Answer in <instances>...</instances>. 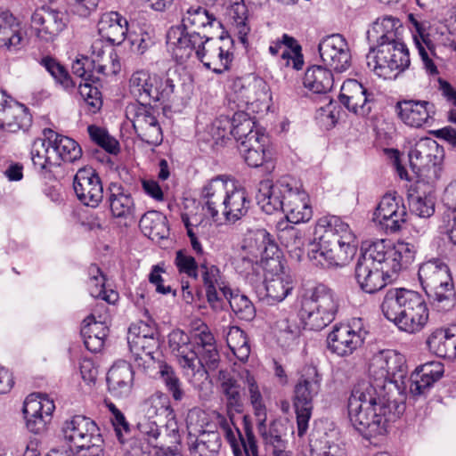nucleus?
Masks as SVG:
<instances>
[{
  "label": "nucleus",
  "instance_id": "obj_60",
  "mask_svg": "<svg viewBox=\"0 0 456 456\" xmlns=\"http://www.w3.org/2000/svg\"><path fill=\"white\" fill-rule=\"evenodd\" d=\"M240 152L245 162L251 167H263L266 173H271L274 169L271 150L258 151L247 148L240 151Z\"/></svg>",
  "mask_w": 456,
  "mask_h": 456
},
{
  "label": "nucleus",
  "instance_id": "obj_40",
  "mask_svg": "<svg viewBox=\"0 0 456 456\" xmlns=\"http://www.w3.org/2000/svg\"><path fill=\"white\" fill-rule=\"evenodd\" d=\"M411 19L415 28V33H413V40L419 51V54L422 60L423 65L429 74H438L437 67L431 59V56L436 54L435 44L431 39L430 35L426 31L423 24L414 20L411 16Z\"/></svg>",
  "mask_w": 456,
  "mask_h": 456
},
{
  "label": "nucleus",
  "instance_id": "obj_42",
  "mask_svg": "<svg viewBox=\"0 0 456 456\" xmlns=\"http://www.w3.org/2000/svg\"><path fill=\"white\" fill-rule=\"evenodd\" d=\"M23 40L14 16L9 11L0 8V48L17 51Z\"/></svg>",
  "mask_w": 456,
  "mask_h": 456
},
{
  "label": "nucleus",
  "instance_id": "obj_52",
  "mask_svg": "<svg viewBox=\"0 0 456 456\" xmlns=\"http://www.w3.org/2000/svg\"><path fill=\"white\" fill-rule=\"evenodd\" d=\"M159 378L165 385L167 391L175 402H181L185 397L183 383L174 368L167 363H161L159 370Z\"/></svg>",
  "mask_w": 456,
  "mask_h": 456
},
{
  "label": "nucleus",
  "instance_id": "obj_24",
  "mask_svg": "<svg viewBox=\"0 0 456 456\" xmlns=\"http://www.w3.org/2000/svg\"><path fill=\"white\" fill-rule=\"evenodd\" d=\"M32 124L28 109L0 90V128L10 133L27 131Z\"/></svg>",
  "mask_w": 456,
  "mask_h": 456
},
{
  "label": "nucleus",
  "instance_id": "obj_61",
  "mask_svg": "<svg viewBox=\"0 0 456 456\" xmlns=\"http://www.w3.org/2000/svg\"><path fill=\"white\" fill-rule=\"evenodd\" d=\"M127 343L132 354L136 358H142V355L149 356L153 359V354L159 346L158 336L148 337L144 338H129Z\"/></svg>",
  "mask_w": 456,
  "mask_h": 456
},
{
  "label": "nucleus",
  "instance_id": "obj_18",
  "mask_svg": "<svg viewBox=\"0 0 456 456\" xmlns=\"http://www.w3.org/2000/svg\"><path fill=\"white\" fill-rule=\"evenodd\" d=\"M232 40L229 37L209 36L203 52L199 53V61L208 69L222 74L230 69L233 53L230 51Z\"/></svg>",
  "mask_w": 456,
  "mask_h": 456
},
{
  "label": "nucleus",
  "instance_id": "obj_3",
  "mask_svg": "<svg viewBox=\"0 0 456 456\" xmlns=\"http://www.w3.org/2000/svg\"><path fill=\"white\" fill-rule=\"evenodd\" d=\"M189 439L192 436L209 438L214 435L222 440L223 433L230 444L234 456H256L258 448L252 427L244 417L243 433L234 425L231 419L214 412L210 418L204 411L193 408L189 411L186 418Z\"/></svg>",
  "mask_w": 456,
  "mask_h": 456
},
{
  "label": "nucleus",
  "instance_id": "obj_62",
  "mask_svg": "<svg viewBox=\"0 0 456 456\" xmlns=\"http://www.w3.org/2000/svg\"><path fill=\"white\" fill-rule=\"evenodd\" d=\"M41 63L54 78V80L64 89H69L75 86V83L73 82L67 69L55 59L45 57L42 59Z\"/></svg>",
  "mask_w": 456,
  "mask_h": 456
},
{
  "label": "nucleus",
  "instance_id": "obj_56",
  "mask_svg": "<svg viewBox=\"0 0 456 456\" xmlns=\"http://www.w3.org/2000/svg\"><path fill=\"white\" fill-rule=\"evenodd\" d=\"M155 80V75H151L145 70H138L133 73L129 80V89L130 93L137 98L136 102H144L145 96L149 95L147 90Z\"/></svg>",
  "mask_w": 456,
  "mask_h": 456
},
{
  "label": "nucleus",
  "instance_id": "obj_32",
  "mask_svg": "<svg viewBox=\"0 0 456 456\" xmlns=\"http://www.w3.org/2000/svg\"><path fill=\"white\" fill-rule=\"evenodd\" d=\"M444 365L439 362H428L411 373L410 378V393L413 396L426 395L430 387L444 375Z\"/></svg>",
  "mask_w": 456,
  "mask_h": 456
},
{
  "label": "nucleus",
  "instance_id": "obj_6",
  "mask_svg": "<svg viewBox=\"0 0 456 456\" xmlns=\"http://www.w3.org/2000/svg\"><path fill=\"white\" fill-rule=\"evenodd\" d=\"M380 309L387 320L408 334L421 331L429 318V310L423 296L403 288L387 289Z\"/></svg>",
  "mask_w": 456,
  "mask_h": 456
},
{
  "label": "nucleus",
  "instance_id": "obj_47",
  "mask_svg": "<svg viewBox=\"0 0 456 456\" xmlns=\"http://www.w3.org/2000/svg\"><path fill=\"white\" fill-rule=\"evenodd\" d=\"M432 306L438 312H448L456 305V291L453 281L425 291Z\"/></svg>",
  "mask_w": 456,
  "mask_h": 456
},
{
  "label": "nucleus",
  "instance_id": "obj_26",
  "mask_svg": "<svg viewBox=\"0 0 456 456\" xmlns=\"http://www.w3.org/2000/svg\"><path fill=\"white\" fill-rule=\"evenodd\" d=\"M340 102L350 111L366 116L371 110V99L367 89L355 79L346 80L340 89Z\"/></svg>",
  "mask_w": 456,
  "mask_h": 456
},
{
  "label": "nucleus",
  "instance_id": "obj_50",
  "mask_svg": "<svg viewBox=\"0 0 456 456\" xmlns=\"http://www.w3.org/2000/svg\"><path fill=\"white\" fill-rule=\"evenodd\" d=\"M242 379L248 391V399L253 408L254 415L256 419L260 418L264 419V417L267 415V409L255 377L251 375L248 370H246Z\"/></svg>",
  "mask_w": 456,
  "mask_h": 456
},
{
  "label": "nucleus",
  "instance_id": "obj_15",
  "mask_svg": "<svg viewBox=\"0 0 456 456\" xmlns=\"http://www.w3.org/2000/svg\"><path fill=\"white\" fill-rule=\"evenodd\" d=\"M209 36L208 33L173 26L167 33V45L175 61L183 63L193 54L199 60V53L203 52Z\"/></svg>",
  "mask_w": 456,
  "mask_h": 456
},
{
  "label": "nucleus",
  "instance_id": "obj_64",
  "mask_svg": "<svg viewBox=\"0 0 456 456\" xmlns=\"http://www.w3.org/2000/svg\"><path fill=\"white\" fill-rule=\"evenodd\" d=\"M200 267L205 288L213 289L214 287H218L224 297H227V291H230V289L224 286V282L221 281L219 268L214 265H208L206 263L201 264Z\"/></svg>",
  "mask_w": 456,
  "mask_h": 456
},
{
  "label": "nucleus",
  "instance_id": "obj_31",
  "mask_svg": "<svg viewBox=\"0 0 456 456\" xmlns=\"http://www.w3.org/2000/svg\"><path fill=\"white\" fill-rule=\"evenodd\" d=\"M231 89L237 95V99L245 104L264 101L269 92L267 83L263 78L254 75L234 78Z\"/></svg>",
  "mask_w": 456,
  "mask_h": 456
},
{
  "label": "nucleus",
  "instance_id": "obj_48",
  "mask_svg": "<svg viewBox=\"0 0 456 456\" xmlns=\"http://www.w3.org/2000/svg\"><path fill=\"white\" fill-rule=\"evenodd\" d=\"M435 185H428V191H419L420 185H417V191L408 195V203L411 214L420 217L428 218L435 213V198L432 193Z\"/></svg>",
  "mask_w": 456,
  "mask_h": 456
},
{
  "label": "nucleus",
  "instance_id": "obj_36",
  "mask_svg": "<svg viewBox=\"0 0 456 456\" xmlns=\"http://www.w3.org/2000/svg\"><path fill=\"white\" fill-rule=\"evenodd\" d=\"M43 138L34 140L31 150V160L34 168L45 177H50L54 168L57 167L55 161L53 144L48 138L49 134H43Z\"/></svg>",
  "mask_w": 456,
  "mask_h": 456
},
{
  "label": "nucleus",
  "instance_id": "obj_63",
  "mask_svg": "<svg viewBox=\"0 0 456 456\" xmlns=\"http://www.w3.org/2000/svg\"><path fill=\"white\" fill-rule=\"evenodd\" d=\"M78 92L87 105L89 112L94 114L101 110L102 106V94L91 82L80 83Z\"/></svg>",
  "mask_w": 456,
  "mask_h": 456
},
{
  "label": "nucleus",
  "instance_id": "obj_53",
  "mask_svg": "<svg viewBox=\"0 0 456 456\" xmlns=\"http://www.w3.org/2000/svg\"><path fill=\"white\" fill-rule=\"evenodd\" d=\"M222 446V440H218L214 435L209 438L192 436L189 439V450L191 456H218Z\"/></svg>",
  "mask_w": 456,
  "mask_h": 456
},
{
  "label": "nucleus",
  "instance_id": "obj_49",
  "mask_svg": "<svg viewBox=\"0 0 456 456\" xmlns=\"http://www.w3.org/2000/svg\"><path fill=\"white\" fill-rule=\"evenodd\" d=\"M226 343L233 354L242 362L248 361L250 346L246 333L237 326L230 327L226 335Z\"/></svg>",
  "mask_w": 456,
  "mask_h": 456
},
{
  "label": "nucleus",
  "instance_id": "obj_46",
  "mask_svg": "<svg viewBox=\"0 0 456 456\" xmlns=\"http://www.w3.org/2000/svg\"><path fill=\"white\" fill-rule=\"evenodd\" d=\"M139 227L151 240L167 239L169 235L167 218L158 211H148L142 215L139 221Z\"/></svg>",
  "mask_w": 456,
  "mask_h": 456
},
{
  "label": "nucleus",
  "instance_id": "obj_58",
  "mask_svg": "<svg viewBox=\"0 0 456 456\" xmlns=\"http://www.w3.org/2000/svg\"><path fill=\"white\" fill-rule=\"evenodd\" d=\"M218 379L221 383V388L226 396L227 404L233 408L241 406V396L240 391V385L228 371L219 370Z\"/></svg>",
  "mask_w": 456,
  "mask_h": 456
},
{
  "label": "nucleus",
  "instance_id": "obj_29",
  "mask_svg": "<svg viewBox=\"0 0 456 456\" xmlns=\"http://www.w3.org/2000/svg\"><path fill=\"white\" fill-rule=\"evenodd\" d=\"M267 415L256 419L257 430L265 443L271 445L275 456H283L287 447V433L289 423L281 419H275L266 425Z\"/></svg>",
  "mask_w": 456,
  "mask_h": 456
},
{
  "label": "nucleus",
  "instance_id": "obj_57",
  "mask_svg": "<svg viewBox=\"0 0 456 456\" xmlns=\"http://www.w3.org/2000/svg\"><path fill=\"white\" fill-rule=\"evenodd\" d=\"M87 132L90 139L106 152L114 155L119 152V142L106 129L95 125H90L87 126Z\"/></svg>",
  "mask_w": 456,
  "mask_h": 456
},
{
  "label": "nucleus",
  "instance_id": "obj_38",
  "mask_svg": "<svg viewBox=\"0 0 456 456\" xmlns=\"http://www.w3.org/2000/svg\"><path fill=\"white\" fill-rule=\"evenodd\" d=\"M106 380L109 390L113 396L118 398L127 397L132 391L134 383L132 366L126 362L114 364L109 370Z\"/></svg>",
  "mask_w": 456,
  "mask_h": 456
},
{
  "label": "nucleus",
  "instance_id": "obj_13",
  "mask_svg": "<svg viewBox=\"0 0 456 456\" xmlns=\"http://www.w3.org/2000/svg\"><path fill=\"white\" fill-rule=\"evenodd\" d=\"M408 368L405 357L393 350H381L375 354L369 364V375L379 388H385L386 383L396 387H405Z\"/></svg>",
  "mask_w": 456,
  "mask_h": 456
},
{
  "label": "nucleus",
  "instance_id": "obj_12",
  "mask_svg": "<svg viewBox=\"0 0 456 456\" xmlns=\"http://www.w3.org/2000/svg\"><path fill=\"white\" fill-rule=\"evenodd\" d=\"M366 60L370 69L384 79L395 77L410 65L409 51L401 40L370 47Z\"/></svg>",
  "mask_w": 456,
  "mask_h": 456
},
{
  "label": "nucleus",
  "instance_id": "obj_28",
  "mask_svg": "<svg viewBox=\"0 0 456 456\" xmlns=\"http://www.w3.org/2000/svg\"><path fill=\"white\" fill-rule=\"evenodd\" d=\"M363 342L361 334L349 325H335L328 335V348L339 356L352 354Z\"/></svg>",
  "mask_w": 456,
  "mask_h": 456
},
{
  "label": "nucleus",
  "instance_id": "obj_4",
  "mask_svg": "<svg viewBox=\"0 0 456 456\" xmlns=\"http://www.w3.org/2000/svg\"><path fill=\"white\" fill-rule=\"evenodd\" d=\"M323 233L308 251V258L323 268L348 264L357 250V240L348 224L339 216H323L318 221Z\"/></svg>",
  "mask_w": 456,
  "mask_h": 456
},
{
  "label": "nucleus",
  "instance_id": "obj_51",
  "mask_svg": "<svg viewBox=\"0 0 456 456\" xmlns=\"http://www.w3.org/2000/svg\"><path fill=\"white\" fill-rule=\"evenodd\" d=\"M293 287L289 279H285L281 276H275L272 279L265 280V300L267 304L273 305L275 303L281 302L291 292Z\"/></svg>",
  "mask_w": 456,
  "mask_h": 456
},
{
  "label": "nucleus",
  "instance_id": "obj_43",
  "mask_svg": "<svg viewBox=\"0 0 456 456\" xmlns=\"http://www.w3.org/2000/svg\"><path fill=\"white\" fill-rule=\"evenodd\" d=\"M402 28L401 21L392 16H385L378 19L368 31L369 40L377 42V45L381 43H393L400 40L399 29Z\"/></svg>",
  "mask_w": 456,
  "mask_h": 456
},
{
  "label": "nucleus",
  "instance_id": "obj_17",
  "mask_svg": "<svg viewBox=\"0 0 456 456\" xmlns=\"http://www.w3.org/2000/svg\"><path fill=\"white\" fill-rule=\"evenodd\" d=\"M67 14L47 5L36 8L30 16V28L40 40L53 41L67 26Z\"/></svg>",
  "mask_w": 456,
  "mask_h": 456
},
{
  "label": "nucleus",
  "instance_id": "obj_16",
  "mask_svg": "<svg viewBox=\"0 0 456 456\" xmlns=\"http://www.w3.org/2000/svg\"><path fill=\"white\" fill-rule=\"evenodd\" d=\"M296 185L297 179L289 175L282 176L275 183L261 181L256 195V203L267 215L282 211L288 192Z\"/></svg>",
  "mask_w": 456,
  "mask_h": 456
},
{
  "label": "nucleus",
  "instance_id": "obj_19",
  "mask_svg": "<svg viewBox=\"0 0 456 456\" xmlns=\"http://www.w3.org/2000/svg\"><path fill=\"white\" fill-rule=\"evenodd\" d=\"M318 50L325 66L336 72H344L351 66V53L347 42L339 34L324 37L319 43Z\"/></svg>",
  "mask_w": 456,
  "mask_h": 456
},
{
  "label": "nucleus",
  "instance_id": "obj_39",
  "mask_svg": "<svg viewBox=\"0 0 456 456\" xmlns=\"http://www.w3.org/2000/svg\"><path fill=\"white\" fill-rule=\"evenodd\" d=\"M418 276L425 291L452 280L449 266L437 258L423 263L419 268Z\"/></svg>",
  "mask_w": 456,
  "mask_h": 456
},
{
  "label": "nucleus",
  "instance_id": "obj_20",
  "mask_svg": "<svg viewBox=\"0 0 456 456\" xmlns=\"http://www.w3.org/2000/svg\"><path fill=\"white\" fill-rule=\"evenodd\" d=\"M406 217L407 212L403 199L390 193L382 197L373 215V220L387 232L401 230Z\"/></svg>",
  "mask_w": 456,
  "mask_h": 456
},
{
  "label": "nucleus",
  "instance_id": "obj_22",
  "mask_svg": "<svg viewBox=\"0 0 456 456\" xmlns=\"http://www.w3.org/2000/svg\"><path fill=\"white\" fill-rule=\"evenodd\" d=\"M55 409L53 401L45 395H30L24 402L23 414L28 429L34 434L43 433Z\"/></svg>",
  "mask_w": 456,
  "mask_h": 456
},
{
  "label": "nucleus",
  "instance_id": "obj_5",
  "mask_svg": "<svg viewBox=\"0 0 456 456\" xmlns=\"http://www.w3.org/2000/svg\"><path fill=\"white\" fill-rule=\"evenodd\" d=\"M200 202L204 215L218 221L220 214L229 223H236L245 216L250 208L248 192L235 186L225 175H216L200 189Z\"/></svg>",
  "mask_w": 456,
  "mask_h": 456
},
{
  "label": "nucleus",
  "instance_id": "obj_23",
  "mask_svg": "<svg viewBox=\"0 0 456 456\" xmlns=\"http://www.w3.org/2000/svg\"><path fill=\"white\" fill-rule=\"evenodd\" d=\"M73 188L79 201L87 207L96 208L103 200L102 180L92 167H82L77 170Z\"/></svg>",
  "mask_w": 456,
  "mask_h": 456
},
{
  "label": "nucleus",
  "instance_id": "obj_41",
  "mask_svg": "<svg viewBox=\"0 0 456 456\" xmlns=\"http://www.w3.org/2000/svg\"><path fill=\"white\" fill-rule=\"evenodd\" d=\"M118 55L110 47H105L102 39H96L91 45L90 61L97 74L116 73L119 68L117 61Z\"/></svg>",
  "mask_w": 456,
  "mask_h": 456
},
{
  "label": "nucleus",
  "instance_id": "obj_33",
  "mask_svg": "<svg viewBox=\"0 0 456 456\" xmlns=\"http://www.w3.org/2000/svg\"><path fill=\"white\" fill-rule=\"evenodd\" d=\"M179 26L209 35H212L213 30L217 31L222 28L221 21L206 7L200 5L190 6L183 11Z\"/></svg>",
  "mask_w": 456,
  "mask_h": 456
},
{
  "label": "nucleus",
  "instance_id": "obj_54",
  "mask_svg": "<svg viewBox=\"0 0 456 456\" xmlns=\"http://www.w3.org/2000/svg\"><path fill=\"white\" fill-rule=\"evenodd\" d=\"M254 127L255 121L244 111L235 112L230 120V133L238 142L258 132Z\"/></svg>",
  "mask_w": 456,
  "mask_h": 456
},
{
  "label": "nucleus",
  "instance_id": "obj_30",
  "mask_svg": "<svg viewBox=\"0 0 456 456\" xmlns=\"http://www.w3.org/2000/svg\"><path fill=\"white\" fill-rule=\"evenodd\" d=\"M107 202L113 217L132 219L134 216L135 204L130 191L121 183L112 182L107 189Z\"/></svg>",
  "mask_w": 456,
  "mask_h": 456
},
{
  "label": "nucleus",
  "instance_id": "obj_9",
  "mask_svg": "<svg viewBox=\"0 0 456 456\" xmlns=\"http://www.w3.org/2000/svg\"><path fill=\"white\" fill-rule=\"evenodd\" d=\"M70 450L77 456H102L103 439L96 423L84 415H74L61 426Z\"/></svg>",
  "mask_w": 456,
  "mask_h": 456
},
{
  "label": "nucleus",
  "instance_id": "obj_10",
  "mask_svg": "<svg viewBox=\"0 0 456 456\" xmlns=\"http://www.w3.org/2000/svg\"><path fill=\"white\" fill-rule=\"evenodd\" d=\"M322 376L316 367L305 365L299 372L294 387L293 405L297 414V436L302 437L308 429L314 398L321 389Z\"/></svg>",
  "mask_w": 456,
  "mask_h": 456
},
{
  "label": "nucleus",
  "instance_id": "obj_2",
  "mask_svg": "<svg viewBox=\"0 0 456 456\" xmlns=\"http://www.w3.org/2000/svg\"><path fill=\"white\" fill-rule=\"evenodd\" d=\"M378 382L362 380L353 388L348 399L350 422L361 433L370 436L384 435L388 423L395 421L403 406L392 401Z\"/></svg>",
  "mask_w": 456,
  "mask_h": 456
},
{
  "label": "nucleus",
  "instance_id": "obj_21",
  "mask_svg": "<svg viewBox=\"0 0 456 456\" xmlns=\"http://www.w3.org/2000/svg\"><path fill=\"white\" fill-rule=\"evenodd\" d=\"M168 346L185 375H195L202 367L188 334L175 330L168 335Z\"/></svg>",
  "mask_w": 456,
  "mask_h": 456
},
{
  "label": "nucleus",
  "instance_id": "obj_44",
  "mask_svg": "<svg viewBox=\"0 0 456 456\" xmlns=\"http://www.w3.org/2000/svg\"><path fill=\"white\" fill-rule=\"evenodd\" d=\"M250 254L256 260L259 256L263 259L273 258L278 253V247L272 239L271 234L265 229H257L251 232L247 239Z\"/></svg>",
  "mask_w": 456,
  "mask_h": 456
},
{
  "label": "nucleus",
  "instance_id": "obj_11",
  "mask_svg": "<svg viewBox=\"0 0 456 456\" xmlns=\"http://www.w3.org/2000/svg\"><path fill=\"white\" fill-rule=\"evenodd\" d=\"M443 149L431 138H421L409 152L410 165L417 176L418 186L432 187L441 176Z\"/></svg>",
  "mask_w": 456,
  "mask_h": 456
},
{
  "label": "nucleus",
  "instance_id": "obj_45",
  "mask_svg": "<svg viewBox=\"0 0 456 456\" xmlns=\"http://www.w3.org/2000/svg\"><path fill=\"white\" fill-rule=\"evenodd\" d=\"M303 84L314 94H326L332 88L334 78L330 68L314 65L306 69Z\"/></svg>",
  "mask_w": 456,
  "mask_h": 456
},
{
  "label": "nucleus",
  "instance_id": "obj_55",
  "mask_svg": "<svg viewBox=\"0 0 456 456\" xmlns=\"http://www.w3.org/2000/svg\"><path fill=\"white\" fill-rule=\"evenodd\" d=\"M89 274L91 276L90 286L91 295L93 297H100L108 303H114L115 301H117L118 297L117 292L113 290H110V292H108L105 290V277L102 274L101 269L97 265H92L89 267Z\"/></svg>",
  "mask_w": 456,
  "mask_h": 456
},
{
  "label": "nucleus",
  "instance_id": "obj_27",
  "mask_svg": "<svg viewBox=\"0 0 456 456\" xmlns=\"http://www.w3.org/2000/svg\"><path fill=\"white\" fill-rule=\"evenodd\" d=\"M307 193L302 189V184L297 180V185L288 192L282 212L287 220L292 224L308 222L313 216L312 208L308 203Z\"/></svg>",
  "mask_w": 456,
  "mask_h": 456
},
{
  "label": "nucleus",
  "instance_id": "obj_25",
  "mask_svg": "<svg viewBox=\"0 0 456 456\" xmlns=\"http://www.w3.org/2000/svg\"><path fill=\"white\" fill-rule=\"evenodd\" d=\"M395 110L399 118L407 126L419 128L429 125L436 113L433 102L422 100H401L396 102Z\"/></svg>",
  "mask_w": 456,
  "mask_h": 456
},
{
  "label": "nucleus",
  "instance_id": "obj_59",
  "mask_svg": "<svg viewBox=\"0 0 456 456\" xmlns=\"http://www.w3.org/2000/svg\"><path fill=\"white\" fill-rule=\"evenodd\" d=\"M230 295L229 304L234 314L240 320L251 321L256 315V309L252 302L245 295L227 291Z\"/></svg>",
  "mask_w": 456,
  "mask_h": 456
},
{
  "label": "nucleus",
  "instance_id": "obj_1",
  "mask_svg": "<svg viewBox=\"0 0 456 456\" xmlns=\"http://www.w3.org/2000/svg\"><path fill=\"white\" fill-rule=\"evenodd\" d=\"M412 244L398 241L391 245L385 240L370 244L357 259L355 280L362 291L374 294L390 281L394 274L407 268L414 260Z\"/></svg>",
  "mask_w": 456,
  "mask_h": 456
},
{
  "label": "nucleus",
  "instance_id": "obj_37",
  "mask_svg": "<svg viewBox=\"0 0 456 456\" xmlns=\"http://www.w3.org/2000/svg\"><path fill=\"white\" fill-rule=\"evenodd\" d=\"M43 134H50L48 138L53 144V152L57 162V167L61 162L74 163L79 160L83 151L81 146L72 138L60 134L51 128H45Z\"/></svg>",
  "mask_w": 456,
  "mask_h": 456
},
{
  "label": "nucleus",
  "instance_id": "obj_7",
  "mask_svg": "<svg viewBox=\"0 0 456 456\" xmlns=\"http://www.w3.org/2000/svg\"><path fill=\"white\" fill-rule=\"evenodd\" d=\"M141 409L144 413V419L138 424L140 432L154 448L164 447L167 438L175 436L178 431L175 414L168 395L157 391L142 403Z\"/></svg>",
  "mask_w": 456,
  "mask_h": 456
},
{
  "label": "nucleus",
  "instance_id": "obj_35",
  "mask_svg": "<svg viewBox=\"0 0 456 456\" xmlns=\"http://www.w3.org/2000/svg\"><path fill=\"white\" fill-rule=\"evenodd\" d=\"M97 27L101 37L112 45H120L128 31L127 20L118 12L102 13Z\"/></svg>",
  "mask_w": 456,
  "mask_h": 456
},
{
  "label": "nucleus",
  "instance_id": "obj_14",
  "mask_svg": "<svg viewBox=\"0 0 456 456\" xmlns=\"http://www.w3.org/2000/svg\"><path fill=\"white\" fill-rule=\"evenodd\" d=\"M126 117L131 121L136 135L142 142L153 146L162 142V129L156 117V110L151 104L131 102L126 107Z\"/></svg>",
  "mask_w": 456,
  "mask_h": 456
},
{
  "label": "nucleus",
  "instance_id": "obj_34",
  "mask_svg": "<svg viewBox=\"0 0 456 456\" xmlns=\"http://www.w3.org/2000/svg\"><path fill=\"white\" fill-rule=\"evenodd\" d=\"M426 344L428 350L438 357L456 358V324L432 330Z\"/></svg>",
  "mask_w": 456,
  "mask_h": 456
},
{
  "label": "nucleus",
  "instance_id": "obj_8",
  "mask_svg": "<svg viewBox=\"0 0 456 456\" xmlns=\"http://www.w3.org/2000/svg\"><path fill=\"white\" fill-rule=\"evenodd\" d=\"M300 305V320L311 330H321L332 322L338 308L334 291L322 283L305 289Z\"/></svg>",
  "mask_w": 456,
  "mask_h": 456
}]
</instances>
